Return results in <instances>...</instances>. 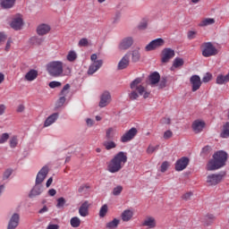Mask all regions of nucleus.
<instances>
[{"instance_id": "nucleus-1", "label": "nucleus", "mask_w": 229, "mask_h": 229, "mask_svg": "<svg viewBox=\"0 0 229 229\" xmlns=\"http://www.w3.org/2000/svg\"><path fill=\"white\" fill-rule=\"evenodd\" d=\"M128 162V153L120 151L107 163V171L113 174L119 173Z\"/></svg>"}, {"instance_id": "nucleus-2", "label": "nucleus", "mask_w": 229, "mask_h": 229, "mask_svg": "<svg viewBox=\"0 0 229 229\" xmlns=\"http://www.w3.org/2000/svg\"><path fill=\"white\" fill-rule=\"evenodd\" d=\"M131 92L129 94L130 99L135 101L139 99L140 96H143L144 99L149 98L150 92L146 90V87L142 86V78H137L131 82Z\"/></svg>"}, {"instance_id": "nucleus-3", "label": "nucleus", "mask_w": 229, "mask_h": 229, "mask_svg": "<svg viewBox=\"0 0 229 229\" xmlns=\"http://www.w3.org/2000/svg\"><path fill=\"white\" fill-rule=\"evenodd\" d=\"M228 154L223 150H219L213 155V159L209 160L207 165V171H217L226 164Z\"/></svg>"}, {"instance_id": "nucleus-4", "label": "nucleus", "mask_w": 229, "mask_h": 229, "mask_svg": "<svg viewBox=\"0 0 229 229\" xmlns=\"http://www.w3.org/2000/svg\"><path fill=\"white\" fill-rule=\"evenodd\" d=\"M49 173V167L43 166L36 176V184L29 194L30 198H35V196H40L42 194V182L46 180Z\"/></svg>"}, {"instance_id": "nucleus-5", "label": "nucleus", "mask_w": 229, "mask_h": 229, "mask_svg": "<svg viewBox=\"0 0 229 229\" xmlns=\"http://www.w3.org/2000/svg\"><path fill=\"white\" fill-rule=\"evenodd\" d=\"M47 71L50 76L60 78L64 75V62L52 61L47 64Z\"/></svg>"}, {"instance_id": "nucleus-6", "label": "nucleus", "mask_w": 229, "mask_h": 229, "mask_svg": "<svg viewBox=\"0 0 229 229\" xmlns=\"http://www.w3.org/2000/svg\"><path fill=\"white\" fill-rule=\"evenodd\" d=\"M216 55H217V49L212 43L206 42L202 45V55L205 56V58L216 56Z\"/></svg>"}, {"instance_id": "nucleus-7", "label": "nucleus", "mask_w": 229, "mask_h": 229, "mask_svg": "<svg viewBox=\"0 0 229 229\" xmlns=\"http://www.w3.org/2000/svg\"><path fill=\"white\" fill-rule=\"evenodd\" d=\"M137 133H139L137 128L132 127L121 136L120 141L123 144L126 142H130L131 140H133V139H135Z\"/></svg>"}, {"instance_id": "nucleus-8", "label": "nucleus", "mask_w": 229, "mask_h": 229, "mask_svg": "<svg viewBox=\"0 0 229 229\" xmlns=\"http://www.w3.org/2000/svg\"><path fill=\"white\" fill-rule=\"evenodd\" d=\"M165 44V41L162 38H156L145 47V51H155V49L162 47Z\"/></svg>"}, {"instance_id": "nucleus-9", "label": "nucleus", "mask_w": 229, "mask_h": 229, "mask_svg": "<svg viewBox=\"0 0 229 229\" xmlns=\"http://www.w3.org/2000/svg\"><path fill=\"white\" fill-rule=\"evenodd\" d=\"M223 174H211L207 177V183L209 186L217 185L223 182Z\"/></svg>"}, {"instance_id": "nucleus-10", "label": "nucleus", "mask_w": 229, "mask_h": 229, "mask_svg": "<svg viewBox=\"0 0 229 229\" xmlns=\"http://www.w3.org/2000/svg\"><path fill=\"white\" fill-rule=\"evenodd\" d=\"M190 83L191 85L192 92H196L201 89V78L199 75H192L190 78Z\"/></svg>"}, {"instance_id": "nucleus-11", "label": "nucleus", "mask_w": 229, "mask_h": 229, "mask_svg": "<svg viewBox=\"0 0 229 229\" xmlns=\"http://www.w3.org/2000/svg\"><path fill=\"white\" fill-rule=\"evenodd\" d=\"M171 58H174V50H173V48L163 49L161 57L162 64H167Z\"/></svg>"}, {"instance_id": "nucleus-12", "label": "nucleus", "mask_w": 229, "mask_h": 229, "mask_svg": "<svg viewBox=\"0 0 229 229\" xmlns=\"http://www.w3.org/2000/svg\"><path fill=\"white\" fill-rule=\"evenodd\" d=\"M111 101L112 96L110 95V92L105 91L100 97L98 106H100V108H105V106H108V105H110Z\"/></svg>"}, {"instance_id": "nucleus-13", "label": "nucleus", "mask_w": 229, "mask_h": 229, "mask_svg": "<svg viewBox=\"0 0 229 229\" xmlns=\"http://www.w3.org/2000/svg\"><path fill=\"white\" fill-rule=\"evenodd\" d=\"M131 46H133V38L127 37L120 42L119 49H121V51H126L127 49H130Z\"/></svg>"}, {"instance_id": "nucleus-14", "label": "nucleus", "mask_w": 229, "mask_h": 229, "mask_svg": "<svg viewBox=\"0 0 229 229\" xmlns=\"http://www.w3.org/2000/svg\"><path fill=\"white\" fill-rule=\"evenodd\" d=\"M23 24L24 22L22 21V16L18 14L15 18L13 19V21L11 22V28L16 31H19V30H21Z\"/></svg>"}, {"instance_id": "nucleus-15", "label": "nucleus", "mask_w": 229, "mask_h": 229, "mask_svg": "<svg viewBox=\"0 0 229 229\" xmlns=\"http://www.w3.org/2000/svg\"><path fill=\"white\" fill-rule=\"evenodd\" d=\"M189 165V157H181L175 163V171H183Z\"/></svg>"}, {"instance_id": "nucleus-16", "label": "nucleus", "mask_w": 229, "mask_h": 229, "mask_svg": "<svg viewBox=\"0 0 229 229\" xmlns=\"http://www.w3.org/2000/svg\"><path fill=\"white\" fill-rule=\"evenodd\" d=\"M103 66V60H97L90 64L88 70V74L92 75L95 72H98L99 69Z\"/></svg>"}, {"instance_id": "nucleus-17", "label": "nucleus", "mask_w": 229, "mask_h": 229, "mask_svg": "<svg viewBox=\"0 0 229 229\" xmlns=\"http://www.w3.org/2000/svg\"><path fill=\"white\" fill-rule=\"evenodd\" d=\"M205 124L206 123L201 120H195L191 125L194 133H201L203 128H205Z\"/></svg>"}, {"instance_id": "nucleus-18", "label": "nucleus", "mask_w": 229, "mask_h": 229, "mask_svg": "<svg viewBox=\"0 0 229 229\" xmlns=\"http://www.w3.org/2000/svg\"><path fill=\"white\" fill-rule=\"evenodd\" d=\"M20 219L21 217L19 216V214L14 213L8 223L7 229H15L17 226H19Z\"/></svg>"}, {"instance_id": "nucleus-19", "label": "nucleus", "mask_w": 229, "mask_h": 229, "mask_svg": "<svg viewBox=\"0 0 229 229\" xmlns=\"http://www.w3.org/2000/svg\"><path fill=\"white\" fill-rule=\"evenodd\" d=\"M89 208H90V204H89V200L84 201L79 208L80 216L81 217H87V216H89Z\"/></svg>"}, {"instance_id": "nucleus-20", "label": "nucleus", "mask_w": 229, "mask_h": 229, "mask_svg": "<svg viewBox=\"0 0 229 229\" xmlns=\"http://www.w3.org/2000/svg\"><path fill=\"white\" fill-rule=\"evenodd\" d=\"M49 31H51V26H49L46 23H42V24L38 25L37 28V33L40 37H42L44 35H47V33H49Z\"/></svg>"}, {"instance_id": "nucleus-21", "label": "nucleus", "mask_w": 229, "mask_h": 229, "mask_svg": "<svg viewBox=\"0 0 229 229\" xmlns=\"http://www.w3.org/2000/svg\"><path fill=\"white\" fill-rule=\"evenodd\" d=\"M130 65V53H127L118 63L119 71H123V69H126Z\"/></svg>"}, {"instance_id": "nucleus-22", "label": "nucleus", "mask_w": 229, "mask_h": 229, "mask_svg": "<svg viewBox=\"0 0 229 229\" xmlns=\"http://www.w3.org/2000/svg\"><path fill=\"white\" fill-rule=\"evenodd\" d=\"M58 117H59L58 113H54L51 115H49L44 123L45 128L51 126V124H55V123H56V121L58 120Z\"/></svg>"}, {"instance_id": "nucleus-23", "label": "nucleus", "mask_w": 229, "mask_h": 229, "mask_svg": "<svg viewBox=\"0 0 229 229\" xmlns=\"http://www.w3.org/2000/svg\"><path fill=\"white\" fill-rule=\"evenodd\" d=\"M26 81H35L38 78V71L31 69L25 74Z\"/></svg>"}, {"instance_id": "nucleus-24", "label": "nucleus", "mask_w": 229, "mask_h": 229, "mask_svg": "<svg viewBox=\"0 0 229 229\" xmlns=\"http://www.w3.org/2000/svg\"><path fill=\"white\" fill-rule=\"evenodd\" d=\"M69 89H71V85L66 84L64 86L63 89L61 90V97L58 100L59 105H64V103H65V96L69 94Z\"/></svg>"}, {"instance_id": "nucleus-25", "label": "nucleus", "mask_w": 229, "mask_h": 229, "mask_svg": "<svg viewBox=\"0 0 229 229\" xmlns=\"http://www.w3.org/2000/svg\"><path fill=\"white\" fill-rule=\"evenodd\" d=\"M142 226H148V228H155V226H157V220H155V217L153 216H148L143 221Z\"/></svg>"}, {"instance_id": "nucleus-26", "label": "nucleus", "mask_w": 229, "mask_h": 229, "mask_svg": "<svg viewBox=\"0 0 229 229\" xmlns=\"http://www.w3.org/2000/svg\"><path fill=\"white\" fill-rule=\"evenodd\" d=\"M122 221L124 223H128V221H131V218L133 217V212L130 209H125L122 215Z\"/></svg>"}, {"instance_id": "nucleus-27", "label": "nucleus", "mask_w": 229, "mask_h": 229, "mask_svg": "<svg viewBox=\"0 0 229 229\" xmlns=\"http://www.w3.org/2000/svg\"><path fill=\"white\" fill-rule=\"evenodd\" d=\"M103 146L106 151H110V149H115L117 148V143L112 140H106L103 142Z\"/></svg>"}, {"instance_id": "nucleus-28", "label": "nucleus", "mask_w": 229, "mask_h": 229, "mask_svg": "<svg viewBox=\"0 0 229 229\" xmlns=\"http://www.w3.org/2000/svg\"><path fill=\"white\" fill-rule=\"evenodd\" d=\"M30 44H31V46H42V44H44V38L33 36L30 38Z\"/></svg>"}, {"instance_id": "nucleus-29", "label": "nucleus", "mask_w": 229, "mask_h": 229, "mask_svg": "<svg viewBox=\"0 0 229 229\" xmlns=\"http://www.w3.org/2000/svg\"><path fill=\"white\" fill-rule=\"evenodd\" d=\"M212 24H216V19H214V18H205L204 20H202L199 23V26L200 28H205V26H210Z\"/></svg>"}, {"instance_id": "nucleus-30", "label": "nucleus", "mask_w": 229, "mask_h": 229, "mask_svg": "<svg viewBox=\"0 0 229 229\" xmlns=\"http://www.w3.org/2000/svg\"><path fill=\"white\" fill-rule=\"evenodd\" d=\"M16 0H0V4L2 8L10 9L13 8V4H15Z\"/></svg>"}, {"instance_id": "nucleus-31", "label": "nucleus", "mask_w": 229, "mask_h": 229, "mask_svg": "<svg viewBox=\"0 0 229 229\" xmlns=\"http://www.w3.org/2000/svg\"><path fill=\"white\" fill-rule=\"evenodd\" d=\"M149 81H150L151 85H157V83H158V81H160V73L157 72H154L149 76Z\"/></svg>"}, {"instance_id": "nucleus-32", "label": "nucleus", "mask_w": 229, "mask_h": 229, "mask_svg": "<svg viewBox=\"0 0 229 229\" xmlns=\"http://www.w3.org/2000/svg\"><path fill=\"white\" fill-rule=\"evenodd\" d=\"M121 221L117 218L113 219L112 221L106 223V229H115L117 226H119V224Z\"/></svg>"}, {"instance_id": "nucleus-33", "label": "nucleus", "mask_w": 229, "mask_h": 229, "mask_svg": "<svg viewBox=\"0 0 229 229\" xmlns=\"http://www.w3.org/2000/svg\"><path fill=\"white\" fill-rule=\"evenodd\" d=\"M115 137V129L114 127H110L106 131V140H112Z\"/></svg>"}, {"instance_id": "nucleus-34", "label": "nucleus", "mask_w": 229, "mask_h": 229, "mask_svg": "<svg viewBox=\"0 0 229 229\" xmlns=\"http://www.w3.org/2000/svg\"><path fill=\"white\" fill-rule=\"evenodd\" d=\"M70 225L72 228H79L81 225V220L78 216H73L70 220Z\"/></svg>"}, {"instance_id": "nucleus-35", "label": "nucleus", "mask_w": 229, "mask_h": 229, "mask_svg": "<svg viewBox=\"0 0 229 229\" xmlns=\"http://www.w3.org/2000/svg\"><path fill=\"white\" fill-rule=\"evenodd\" d=\"M220 137L222 139H228V137H229V122L225 123V124L223 126V131L220 133Z\"/></svg>"}, {"instance_id": "nucleus-36", "label": "nucleus", "mask_w": 229, "mask_h": 229, "mask_svg": "<svg viewBox=\"0 0 229 229\" xmlns=\"http://www.w3.org/2000/svg\"><path fill=\"white\" fill-rule=\"evenodd\" d=\"M76 58H78V54L74 50H71L66 56L68 62H74Z\"/></svg>"}, {"instance_id": "nucleus-37", "label": "nucleus", "mask_w": 229, "mask_h": 229, "mask_svg": "<svg viewBox=\"0 0 229 229\" xmlns=\"http://www.w3.org/2000/svg\"><path fill=\"white\" fill-rule=\"evenodd\" d=\"M183 64H184L183 59L180 57H176L174 60L173 67H174L175 69H178V67L183 66Z\"/></svg>"}, {"instance_id": "nucleus-38", "label": "nucleus", "mask_w": 229, "mask_h": 229, "mask_svg": "<svg viewBox=\"0 0 229 229\" xmlns=\"http://www.w3.org/2000/svg\"><path fill=\"white\" fill-rule=\"evenodd\" d=\"M131 60L134 63L139 62V60H140V52H139V50H133L132 51Z\"/></svg>"}, {"instance_id": "nucleus-39", "label": "nucleus", "mask_w": 229, "mask_h": 229, "mask_svg": "<svg viewBox=\"0 0 229 229\" xmlns=\"http://www.w3.org/2000/svg\"><path fill=\"white\" fill-rule=\"evenodd\" d=\"M216 83H217V85H223L225 83H228L226 75H218L216 77Z\"/></svg>"}, {"instance_id": "nucleus-40", "label": "nucleus", "mask_w": 229, "mask_h": 229, "mask_svg": "<svg viewBox=\"0 0 229 229\" xmlns=\"http://www.w3.org/2000/svg\"><path fill=\"white\" fill-rule=\"evenodd\" d=\"M107 213H108V206L105 204L100 208L99 217H105V216H106Z\"/></svg>"}, {"instance_id": "nucleus-41", "label": "nucleus", "mask_w": 229, "mask_h": 229, "mask_svg": "<svg viewBox=\"0 0 229 229\" xmlns=\"http://www.w3.org/2000/svg\"><path fill=\"white\" fill-rule=\"evenodd\" d=\"M9 144H10V148H17V144H19V140L17 139V136H13L10 139Z\"/></svg>"}, {"instance_id": "nucleus-42", "label": "nucleus", "mask_w": 229, "mask_h": 229, "mask_svg": "<svg viewBox=\"0 0 229 229\" xmlns=\"http://www.w3.org/2000/svg\"><path fill=\"white\" fill-rule=\"evenodd\" d=\"M65 203H67L64 197H61V198L57 199L56 208H64V207L65 206Z\"/></svg>"}, {"instance_id": "nucleus-43", "label": "nucleus", "mask_w": 229, "mask_h": 229, "mask_svg": "<svg viewBox=\"0 0 229 229\" xmlns=\"http://www.w3.org/2000/svg\"><path fill=\"white\" fill-rule=\"evenodd\" d=\"M159 148H160V145H157V146L149 145L147 148L148 155H151V154L155 153V151L158 150Z\"/></svg>"}, {"instance_id": "nucleus-44", "label": "nucleus", "mask_w": 229, "mask_h": 229, "mask_svg": "<svg viewBox=\"0 0 229 229\" xmlns=\"http://www.w3.org/2000/svg\"><path fill=\"white\" fill-rule=\"evenodd\" d=\"M78 46L80 47H87L89 46V39L87 38H82L80 39Z\"/></svg>"}, {"instance_id": "nucleus-45", "label": "nucleus", "mask_w": 229, "mask_h": 229, "mask_svg": "<svg viewBox=\"0 0 229 229\" xmlns=\"http://www.w3.org/2000/svg\"><path fill=\"white\" fill-rule=\"evenodd\" d=\"M8 139H10V134L8 132H4L0 136V144H4V142L8 141Z\"/></svg>"}, {"instance_id": "nucleus-46", "label": "nucleus", "mask_w": 229, "mask_h": 229, "mask_svg": "<svg viewBox=\"0 0 229 229\" xmlns=\"http://www.w3.org/2000/svg\"><path fill=\"white\" fill-rule=\"evenodd\" d=\"M12 173H13V169H11V168L6 169L4 173L3 180H8L10 178V176H12Z\"/></svg>"}, {"instance_id": "nucleus-47", "label": "nucleus", "mask_w": 229, "mask_h": 229, "mask_svg": "<svg viewBox=\"0 0 229 229\" xmlns=\"http://www.w3.org/2000/svg\"><path fill=\"white\" fill-rule=\"evenodd\" d=\"M48 87H50V89H56L58 87H62V82L53 81L49 82Z\"/></svg>"}, {"instance_id": "nucleus-48", "label": "nucleus", "mask_w": 229, "mask_h": 229, "mask_svg": "<svg viewBox=\"0 0 229 229\" xmlns=\"http://www.w3.org/2000/svg\"><path fill=\"white\" fill-rule=\"evenodd\" d=\"M123 192V186L118 185L113 190L114 196H119Z\"/></svg>"}, {"instance_id": "nucleus-49", "label": "nucleus", "mask_w": 229, "mask_h": 229, "mask_svg": "<svg viewBox=\"0 0 229 229\" xmlns=\"http://www.w3.org/2000/svg\"><path fill=\"white\" fill-rule=\"evenodd\" d=\"M193 193L191 191L186 192L182 196V199L184 201H189L192 198Z\"/></svg>"}, {"instance_id": "nucleus-50", "label": "nucleus", "mask_w": 229, "mask_h": 229, "mask_svg": "<svg viewBox=\"0 0 229 229\" xmlns=\"http://www.w3.org/2000/svg\"><path fill=\"white\" fill-rule=\"evenodd\" d=\"M212 80V75L210 73H206L204 77L202 78L203 83H208Z\"/></svg>"}, {"instance_id": "nucleus-51", "label": "nucleus", "mask_w": 229, "mask_h": 229, "mask_svg": "<svg viewBox=\"0 0 229 229\" xmlns=\"http://www.w3.org/2000/svg\"><path fill=\"white\" fill-rule=\"evenodd\" d=\"M168 168H169V162L167 161L163 162L161 165V173H165V171H167Z\"/></svg>"}, {"instance_id": "nucleus-52", "label": "nucleus", "mask_w": 229, "mask_h": 229, "mask_svg": "<svg viewBox=\"0 0 229 229\" xmlns=\"http://www.w3.org/2000/svg\"><path fill=\"white\" fill-rule=\"evenodd\" d=\"M163 137L165 140L171 139V137H173V131L170 130L165 131Z\"/></svg>"}, {"instance_id": "nucleus-53", "label": "nucleus", "mask_w": 229, "mask_h": 229, "mask_svg": "<svg viewBox=\"0 0 229 229\" xmlns=\"http://www.w3.org/2000/svg\"><path fill=\"white\" fill-rule=\"evenodd\" d=\"M197 33L198 32H196L194 30L188 31V38H189V40H192L193 38H196Z\"/></svg>"}, {"instance_id": "nucleus-54", "label": "nucleus", "mask_w": 229, "mask_h": 229, "mask_svg": "<svg viewBox=\"0 0 229 229\" xmlns=\"http://www.w3.org/2000/svg\"><path fill=\"white\" fill-rule=\"evenodd\" d=\"M6 114V105L0 104V116L4 115Z\"/></svg>"}, {"instance_id": "nucleus-55", "label": "nucleus", "mask_w": 229, "mask_h": 229, "mask_svg": "<svg viewBox=\"0 0 229 229\" xmlns=\"http://www.w3.org/2000/svg\"><path fill=\"white\" fill-rule=\"evenodd\" d=\"M167 85V79L162 78L159 82L160 89H165V87Z\"/></svg>"}, {"instance_id": "nucleus-56", "label": "nucleus", "mask_w": 229, "mask_h": 229, "mask_svg": "<svg viewBox=\"0 0 229 229\" xmlns=\"http://www.w3.org/2000/svg\"><path fill=\"white\" fill-rule=\"evenodd\" d=\"M47 229H60V225L55 224H49Z\"/></svg>"}, {"instance_id": "nucleus-57", "label": "nucleus", "mask_w": 229, "mask_h": 229, "mask_svg": "<svg viewBox=\"0 0 229 229\" xmlns=\"http://www.w3.org/2000/svg\"><path fill=\"white\" fill-rule=\"evenodd\" d=\"M13 41H12V38H9L8 40H7V43H6V46H5V51H10V47H12V43H13Z\"/></svg>"}, {"instance_id": "nucleus-58", "label": "nucleus", "mask_w": 229, "mask_h": 229, "mask_svg": "<svg viewBox=\"0 0 229 229\" xmlns=\"http://www.w3.org/2000/svg\"><path fill=\"white\" fill-rule=\"evenodd\" d=\"M140 30H146L148 28V22L143 21L139 25Z\"/></svg>"}, {"instance_id": "nucleus-59", "label": "nucleus", "mask_w": 229, "mask_h": 229, "mask_svg": "<svg viewBox=\"0 0 229 229\" xmlns=\"http://www.w3.org/2000/svg\"><path fill=\"white\" fill-rule=\"evenodd\" d=\"M4 40H6V34L0 32V42H4Z\"/></svg>"}, {"instance_id": "nucleus-60", "label": "nucleus", "mask_w": 229, "mask_h": 229, "mask_svg": "<svg viewBox=\"0 0 229 229\" xmlns=\"http://www.w3.org/2000/svg\"><path fill=\"white\" fill-rule=\"evenodd\" d=\"M86 123H87V125L91 127V126H94V120L90 119V118H88L86 120Z\"/></svg>"}, {"instance_id": "nucleus-61", "label": "nucleus", "mask_w": 229, "mask_h": 229, "mask_svg": "<svg viewBox=\"0 0 229 229\" xmlns=\"http://www.w3.org/2000/svg\"><path fill=\"white\" fill-rule=\"evenodd\" d=\"M48 194H49V196H55V195H56V190H55V189H50V190L48 191Z\"/></svg>"}, {"instance_id": "nucleus-62", "label": "nucleus", "mask_w": 229, "mask_h": 229, "mask_svg": "<svg viewBox=\"0 0 229 229\" xmlns=\"http://www.w3.org/2000/svg\"><path fill=\"white\" fill-rule=\"evenodd\" d=\"M208 151H210L209 146H206L202 148V153H208Z\"/></svg>"}, {"instance_id": "nucleus-63", "label": "nucleus", "mask_w": 229, "mask_h": 229, "mask_svg": "<svg viewBox=\"0 0 229 229\" xmlns=\"http://www.w3.org/2000/svg\"><path fill=\"white\" fill-rule=\"evenodd\" d=\"M163 123L165 124H171V118H164Z\"/></svg>"}, {"instance_id": "nucleus-64", "label": "nucleus", "mask_w": 229, "mask_h": 229, "mask_svg": "<svg viewBox=\"0 0 229 229\" xmlns=\"http://www.w3.org/2000/svg\"><path fill=\"white\" fill-rule=\"evenodd\" d=\"M38 212H39V214H45V212H47V208L45 206Z\"/></svg>"}]
</instances>
